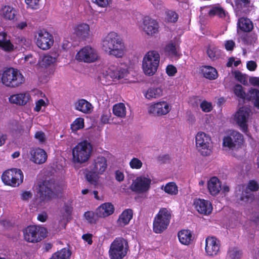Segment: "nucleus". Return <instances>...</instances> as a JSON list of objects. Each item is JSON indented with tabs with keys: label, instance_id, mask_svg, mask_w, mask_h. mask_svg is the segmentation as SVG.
<instances>
[{
	"label": "nucleus",
	"instance_id": "obj_53",
	"mask_svg": "<svg viewBox=\"0 0 259 259\" xmlns=\"http://www.w3.org/2000/svg\"><path fill=\"white\" fill-rule=\"evenodd\" d=\"M200 107L202 110L205 112H210L212 109V104L210 102L206 101H203L200 104Z\"/></svg>",
	"mask_w": 259,
	"mask_h": 259
},
{
	"label": "nucleus",
	"instance_id": "obj_45",
	"mask_svg": "<svg viewBox=\"0 0 259 259\" xmlns=\"http://www.w3.org/2000/svg\"><path fill=\"white\" fill-rule=\"evenodd\" d=\"M165 53L171 57H177L178 52L176 46L173 44L167 45L164 49Z\"/></svg>",
	"mask_w": 259,
	"mask_h": 259
},
{
	"label": "nucleus",
	"instance_id": "obj_55",
	"mask_svg": "<svg viewBox=\"0 0 259 259\" xmlns=\"http://www.w3.org/2000/svg\"><path fill=\"white\" fill-rule=\"evenodd\" d=\"M177 71V68L172 65H168L166 68V73L169 76H174Z\"/></svg>",
	"mask_w": 259,
	"mask_h": 259
},
{
	"label": "nucleus",
	"instance_id": "obj_7",
	"mask_svg": "<svg viewBox=\"0 0 259 259\" xmlns=\"http://www.w3.org/2000/svg\"><path fill=\"white\" fill-rule=\"evenodd\" d=\"M128 249L126 240L122 237L116 238L110 245V257L111 259H122L127 254Z\"/></svg>",
	"mask_w": 259,
	"mask_h": 259
},
{
	"label": "nucleus",
	"instance_id": "obj_56",
	"mask_svg": "<svg viewBox=\"0 0 259 259\" xmlns=\"http://www.w3.org/2000/svg\"><path fill=\"white\" fill-rule=\"evenodd\" d=\"M34 137L40 143H44L46 141L45 134L41 131H38L36 132L34 135Z\"/></svg>",
	"mask_w": 259,
	"mask_h": 259
},
{
	"label": "nucleus",
	"instance_id": "obj_25",
	"mask_svg": "<svg viewBox=\"0 0 259 259\" xmlns=\"http://www.w3.org/2000/svg\"><path fill=\"white\" fill-rule=\"evenodd\" d=\"M75 109L83 113H91L94 110V107L91 103L85 99L78 100L74 103Z\"/></svg>",
	"mask_w": 259,
	"mask_h": 259
},
{
	"label": "nucleus",
	"instance_id": "obj_4",
	"mask_svg": "<svg viewBox=\"0 0 259 259\" xmlns=\"http://www.w3.org/2000/svg\"><path fill=\"white\" fill-rule=\"evenodd\" d=\"M160 61V55L155 51H149L144 56L142 68L144 73L148 76L153 75L157 71Z\"/></svg>",
	"mask_w": 259,
	"mask_h": 259
},
{
	"label": "nucleus",
	"instance_id": "obj_23",
	"mask_svg": "<svg viewBox=\"0 0 259 259\" xmlns=\"http://www.w3.org/2000/svg\"><path fill=\"white\" fill-rule=\"evenodd\" d=\"M250 114H234V120L242 132L247 134L248 132V119Z\"/></svg>",
	"mask_w": 259,
	"mask_h": 259
},
{
	"label": "nucleus",
	"instance_id": "obj_34",
	"mask_svg": "<svg viewBox=\"0 0 259 259\" xmlns=\"http://www.w3.org/2000/svg\"><path fill=\"white\" fill-rule=\"evenodd\" d=\"M203 76L210 80H213L218 77V72L217 70L210 66H205L201 69Z\"/></svg>",
	"mask_w": 259,
	"mask_h": 259
},
{
	"label": "nucleus",
	"instance_id": "obj_38",
	"mask_svg": "<svg viewBox=\"0 0 259 259\" xmlns=\"http://www.w3.org/2000/svg\"><path fill=\"white\" fill-rule=\"evenodd\" d=\"M208 15L213 17L217 16L221 18H225L228 15V13L220 6H212L208 12Z\"/></svg>",
	"mask_w": 259,
	"mask_h": 259
},
{
	"label": "nucleus",
	"instance_id": "obj_8",
	"mask_svg": "<svg viewBox=\"0 0 259 259\" xmlns=\"http://www.w3.org/2000/svg\"><path fill=\"white\" fill-rule=\"evenodd\" d=\"M45 228L34 225L29 226L23 230L24 240L30 243H37L47 236Z\"/></svg>",
	"mask_w": 259,
	"mask_h": 259
},
{
	"label": "nucleus",
	"instance_id": "obj_50",
	"mask_svg": "<svg viewBox=\"0 0 259 259\" xmlns=\"http://www.w3.org/2000/svg\"><path fill=\"white\" fill-rule=\"evenodd\" d=\"M126 107L122 103L115 104L113 107V113H125Z\"/></svg>",
	"mask_w": 259,
	"mask_h": 259
},
{
	"label": "nucleus",
	"instance_id": "obj_52",
	"mask_svg": "<svg viewBox=\"0 0 259 259\" xmlns=\"http://www.w3.org/2000/svg\"><path fill=\"white\" fill-rule=\"evenodd\" d=\"M40 0H25L28 8L32 10L38 9L39 7Z\"/></svg>",
	"mask_w": 259,
	"mask_h": 259
},
{
	"label": "nucleus",
	"instance_id": "obj_21",
	"mask_svg": "<svg viewBox=\"0 0 259 259\" xmlns=\"http://www.w3.org/2000/svg\"><path fill=\"white\" fill-rule=\"evenodd\" d=\"M114 207L110 202H106L100 205L96 209V214L99 218H105L114 213Z\"/></svg>",
	"mask_w": 259,
	"mask_h": 259
},
{
	"label": "nucleus",
	"instance_id": "obj_47",
	"mask_svg": "<svg viewBox=\"0 0 259 259\" xmlns=\"http://www.w3.org/2000/svg\"><path fill=\"white\" fill-rule=\"evenodd\" d=\"M228 255L231 259H239L242 255V252L237 248H230L228 251Z\"/></svg>",
	"mask_w": 259,
	"mask_h": 259
},
{
	"label": "nucleus",
	"instance_id": "obj_17",
	"mask_svg": "<svg viewBox=\"0 0 259 259\" xmlns=\"http://www.w3.org/2000/svg\"><path fill=\"white\" fill-rule=\"evenodd\" d=\"M107 160L102 156H99L94 159L93 162L90 165V168L94 172L102 175L107 168Z\"/></svg>",
	"mask_w": 259,
	"mask_h": 259
},
{
	"label": "nucleus",
	"instance_id": "obj_20",
	"mask_svg": "<svg viewBox=\"0 0 259 259\" xmlns=\"http://www.w3.org/2000/svg\"><path fill=\"white\" fill-rule=\"evenodd\" d=\"M52 185L50 181H44L39 186V193L42 200H49L54 196V193L52 189Z\"/></svg>",
	"mask_w": 259,
	"mask_h": 259
},
{
	"label": "nucleus",
	"instance_id": "obj_10",
	"mask_svg": "<svg viewBox=\"0 0 259 259\" xmlns=\"http://www.w3.org/2000/svg\"><path fill=\"white\" fill-rule=\"evenodd\" d=\"M210 137L202 132H198L195 136L197 150L203 156H207L211 152Z\"/></svg>",
	"mask_w": 259,
	"mask_h": 259
},
{
	"label": "nucleus",
	"instance_id": "obj_63",
	"mask_svg": "<svg viewBox=\"0 0 259 259\" xmlns=\"http://www.w3.org/2000/svg\"><path fill=\"white\" fill-rule=\"evenodd\" d=\"M124 176L122 172L117 170L115 171V179L118 182L124 180Z\"/></svg>",
	"mask_w": 259,
	"mask_h": 259
},
{
	"label": "nucleus",
	"instance_id": "obj_40",
	"mask_svg": "<svg viewBox=\"0 0 259 259\" xmlns=\"http://www.w3.org/2000/svg\"><path fill=\"white\" fill-rule=\"evenodd\" d=\"M206 52L208 57L213 61L218 59L221 56V50L214 46H209Z\"/></svg>",
	"mask_w": 259,
	"mask_h": 259
},
{
	"label": "nucleus",
	"instance_id": "obj_57",
	"mask_svg": "<svg viewBox=\"0 0 259 259\" xmlns=\"http://www.w3.org/2000/svg\"><path fill=\"white\" fill-rule=\"evenodd\" d=\"M111 115V114H102L101 117V121L104 123H116L112 121L113 119H110ZM113 118H114V117H113Z\"/></svg>",
	"mask_w": 259,
	"mask_h": 259
},
{
	"label": "nucleus",
	"instance_id": "obj_5",
	"mask_svg": "<svg viewBox=\"0 0 259 259\" xmlns=\"http://www.w3.org/2000/svg\"><path fill=\"white\" fill-rule=\"evenodd\" d=\"M92 147L87 141L77 144L72 149V160L75 163L87 162L91 156Z\"/></svg>",
	"mask_w": 259,
	"mask_h": 259
},
{
	"label": "nucleus",
	"instance_id": "obj_33",
	"mask_svg": "<svg viewBox=\"0 0 259 259\" xmlns=\"http://www.w3.org/2000/svg\"><path fill=\"white\" fill-rule=\"evenodd\" d=\"M238 27L242 31L250 32L253 29V24L248 18H241L238 21Z\"/></svg>",
	"mask_w": 259,
	"mask_h": 259
},
{
	"label": "nucleus",
	"instance_id": "obj_62",
	"mask_svg": "<svg viewBox=\"0 0 259 259\" xmlns=\"http://www.w3.org/2000/svg\"><path fill=\"white\" fill-rule=\"evenodd\" d=\"M92 234L87 233L83 234L82 236V238L87 242H88V244L89 245H91L93 243V240H92Z\"/></svg>",
	"mask_w": 259,
	"mask_h": 259
},
{
	"label": "nucleus",
	"instance_id": "obj_14",
	"mask_svg": "<svg viewBox=\"0 0 259 259\" xmlns=\"http://www.w3.org/2000/svg\"><path fill=\"white\" fill-rule=\"evenodd\" d=\"M151 180L145 177H137L130 186L132 191L137 193H143L147 192L150 187Z\"/></svg>",
	"mask_w": 259,
	"mask_h": 259
},
{
	"label": "nucleus",
	"instance_id": "obj_48",
	"mask_svg": "<svg viewBox=\"0 0 259 259\" xmlns=\"http://www.w3.org/2000/svg\"><path fill=\"white\" fill-rule=\"evenodd\" d=\"M178 15L173 11L167 10L165 11V19L167 22L175 23L177 21Z\"/></svg>",
	"mask_w": 259,
	"mask_h": 259
},
{
	"label": "nucleus",
	"instance_id": "obj_39",
	"mask_svg": "<svg viewBox=\"0 0 259 259\" xmlns=\"http://www.w3.org/2000/svg\"><path fill=\"white\" fill-rule=\"evenodd\" d=\"M73 211V207L71 204L64 203L61 214L62 219L65 220L67 222L72 219V213Z\"/></svg>",
	"mask_w": 259,
	"mask_h": 259
},
{
	"label": "nucleus",
	"instance_id": "obj_41",
	"mask_svg": "<svg viewBox=\"0 0 259 259\" xmlns=\"http://www.w3.org/2000/svg\"><path fill=\"white\" fill-rule=\"evenodd\" d=\"M247 100H254V105L259 108V90L251 89L247 92Z\"/></svg>",
	"mask_w": 259,
	"mask_h": 259
},
{
	"label": "nucleus",
	"instance_id": "obj_28",
	"mask_svg": "<svg viewBox=\"0 0 259 259\" xmlns=\"http://www.w3.org/2000/svg\"><path fill=\"white\" fill-rule=\"evenodd\" d=\"M74 30L77 37L82 39H86L90 35L89 25L85 23L77 25Z\"/></svg>",
	"mask_w": 259,
	"mask_h": 259
},
{
	"label": "nucleus",
	"instance_id": "obj_13",
	"mask_svg": "<svg viewBox=\"0 0 259 259\" xmlns=\"http://www.w3.org/2000/svg\"><path fill=\"white\" fill-rule=\"evenodd\" d=\"M35 38L37 46L44 50L50 49L54 43L53 36L45 30L38 31Z\"/></svg>",
	"mask_w": 259,
	"mask_h": 259
},
{
	"label": "nucleus",
	"instance_id": "obj_12",
	"mask_svg": "<svg viewBox=\"0 0 259 259\" xmlns=\"http://www.w3.org/2000/svg\"><path fill=\"white\" fill-rule=\"evenodd\" d=\"M97 51L90 46H85L80 49L76 55L77 60L85 63H92L98 59Z\"/></svg>",
	"mask_w": 259,
	"mask_h": 259
},
{
	"label": "nucleus",
	"instance_id": "obj_36",
	"mask_svg": "<svg viewBox=\"0 0 259 259\" xmlns=\"http://www.w3.org/2000/svg\"><path fill=\"white\" fill-rule=\"evenodd\" d=\"M71 255V252L69 249L63 248L54 253L49 259H69Z\"/></svg>",
	"mask_w": 259,
	"mask_h": 259
},
{
	"label": "nucleus",
	"instance_id": "obj_51",
	"mask_svg": "<svg viewBox=\"0 0 259 259\" xmlns=\"http://www.w3.org/2000/svg\"><path fill=\"white\" fill-rule=\"evenodd\" d=\"M143 165L142 162L137 158H133L130 162V167L133 169H140Z\"/></svg>",
	"mask_w": 259,
	"mask_h": 259
},
{
	"label": "nucleus",
	"instance_id": "obj_9",
	"mask_svg": "<svg viewBox=\"0 0 259 259\" xmlns=\"http://www.w3.org/2000/svg\"><path fill=\"white\" fill-rule=\"evenodd\" d=\"M244 142L243 136L238 131H232L223 139L222 145L230 150H238Z\"/></svg>",
	"mask_w": 259,
	"mask_h": 259
},
{
	"label": "nucleus",
	"instance_id": "obj_58",
	"mask_svg": "<svg viewBox=\"0 0 259 259\" xmlns=\"http://www.w3.org/2000/svg\"><path fill=\"white\" fill-rule=\"evenodd\" d=\"M235 46V43L232 40H229L225 42V47L227 51H232Z\"/></svg>",
	"mask_w": 259,
	"mask_h": 259
},
{
	"label": "nucleus",
	"instance_id": "obj_54",
	"mask_svg": "<svg viewBox=\"0 0 259 259\" xmlns=\"http://www.w3.org/2000/svg\"><path fill=\"white\" fill-rule=\"evenodd\" d=\"M46 103L43 99H39L35 103L34 107V111L35 112H39L41 110L42 107H46Z\"/></svg>",
	"mask_w": 259,
	"mask_h": 259
},
{
	"label": "nucleus",
	"instance_id": "obj_61",
	"mask_svg": "<svg viewBox=\"0 0 259 259\" xmlns=\"http://www.w3.org/2000/svg\"><path fill=\"white\" fill-rule=\"evenodd\" d=\"M247 68L250 71H254L257 67V64L254 61H249L246 64Z\"/></svg>",
	"mask_w": 259,
	"mask_h": 259
},
{
	"label": "nucleus",
	"instance_id": "obj_64",
	"mask_svg": "<svg viewBox=\"0 0 259 259\" xmlns=\"http://www.w3.org/2000/svg\"><path fill=\"white\" fill-rule=\"evenodd\" d=\"M249 81L252 85L259 87V77H251Z\"/></svg>",
	"mask_w": 259,
	"mask_h": 259
},
{
	"label": "nucleus",
	"instance_id": "obj_24",
	"mask_svg": "<svg viewBox=\"0 0 259 259\" xmlns=\"http://www.w3.org/2000/svg\"><path fill=\"white\" fill-rule=\"evenodd\" d=\"M30 99V96L29 93H23L13 95L9 97V99L11 103L22 106L26 105Z\"/></svg>",
	"mask_w": 259,
	"mask_h": 259
},
{
	"label": "nucleus",
	"instance_id": "obj_15",
	"mask_svg": "<svg viewBox=\"0 0 259 259\" xmlns=\"http://www.w3.org/2000/svg\"><path fill=\"white\" fill-rule=\"evenodd\" d=\"M220 242L215 237L208 236L205 239V250L209 256L217 255L220 251Z\"/></svg>",
	"mask_w": 259,
	"mask_h": 259
},
{
	"label": "nucleus",
	"instance_id": "obj_32",
	"mask_svg": "<svg viewBox=\"0 0 259 259\" xmlns=\"http://www.w3.org/2000/svg\"><path fill=\"white\" fill-rule=\"evenodd\" d=\"M163 95V90L161 87L149 88L144 95L146 99L151 100L160 97Z\"/></svg>",
	"mask_w": 259,
	"mask_h": 259
},
{
	"label": "nucleus",
	"instance_id": "obj_30",
	"mask_svg": "<svg viewBox=\"0 0 259 259\" xmlns=\"http://www.w3.org/2000/svg\"><path fill=\"white\" fill-rule=\"evenodd\" d=\"M178 237L179 241L182 244L189 245L193 241V236L189 230H182L178 232Z\"/></svg>",
	"mask_w": 259,
	"mask_h": 259
},
{
	"label": "nucleus",
	"instance_id": "obj_44",
	"mask_svg": "<svg viewBox=\"0 0 259 259\" xmlns=\"http://www.w3.org/2000/svg\"><path fill=\"white\" fill-rule=\"evenodd\" d=\"M99 174L94 170H88L85 174L87 180L91 184L96 185L97 183V176Z\"/></svg>",
	"mask_w": 259,
	"mask_h": 259
},
{
	"label": "nucleus",
	"instance_id": "obj_43",
	"mask_svg": "<svg viewBox=\"0 0 259 259\" xmlns=\"http://www.w3.org/2000/svg\"><path fill=\"white\" fill-rule=\"evenodd\" d=\"M234 93L236 96L240 98L246 99L247 97V93H245L243 90V87L240 84H236L234 87Z\"/></svg>",
	"mask_w": 259,
	"mask_h": 259
},
{
	"label": "nucleus",
	"instance_id": "obj_42",
	"mask_svg": "<svg viewBox=\"0 0 259 259\" xmlns=\"http://www.w3.org/2000/svg\"><path fill=\"white\" fill-rule=\"evenodd\" d=\"M164 191L171 196H175L178 194V187L174 182L167 183L164 187Z\"/></svg>",
	"mask_w": 259,
	"mask_h": 259
},
{
	"label": "nucleus",
	"instance_id": "obj_31",
	"mask_svg": "<svg viewBox=\"0 0 259 259\" xmlns=\"http://www.w3.org/2000/svg\"><path fill=\"white\" fill-rule=\"evenodd\" d=\"M1 15L6 20H13L16 15V11L10 6H4L1 10Z\"/></svg>",
	"mask_w": 259,
	"mask_h": 259
},
{
	"label": "nucleus",
	"instance_id": "obj_29",
	"mask_svg": "<svg viewBox=\"0 0 259 259\" xmlns=\"http://www.w3.org/2000/svg\"><path fill=\"white\" fill-rule=\"evenodd\" d=\"M133 211L132 209H125L119 216L117 221V225L120 227H124L127 225L133 218Z\"/></svg>",
	"mask_w": 259,
	"mask_h": 259
},
{
	"label": "nucleus",
	"instance_id": "obj_49",
	"mask_svg": "<svg viewBox=\"0 0 259 259\" xmlns=\"http://www.w3.org/2000/svg\"><path fill=\"white\" fill-rule=\"evenodd\" d=\"M84 217L90 223H95L98 219V218H99L96 214V211L94 212L93 211H87L84 214Z\"/></svg>",
	"mask_w": 259,
	"mask_h": 259
},
{
	"label": "nucleus",
	"instance_id": "obj_59",
	"mask_svg": "<svg viewBox=\"0 0 259 259\" xmlns=\"http://www.w3.org/2000/svg\"><path fill=\"white\" fill-rule=\"evenodd\" d=\"M24 61L27 62L28 64L32 65L36 63V59L31 54H28L25 56L24 58Z\"/></svg>",
	"mask_w": 259,
	"mask_h": 259
},
{
	"label": "nucleus",
	"instance_id": "obj_27",
	"mask_svg": "<svg viewBox=\"0 0 259 259\" xmlns=\"http://www.w3.org/2000/svg\"><path fill=\"white\" fill-rule=\"evenodd\" d=\"M107 75L110 76L113 79L122 78L124 77L127 74V70L125 69L111 65L108 68L107 71Z\"/></svg>",
	"mask_w": 259,
	"mask_h": 259
},
{
	"label": "nucleus",
	"instance_id": "obj_18",
	"mask_svg": "<svg viewBox=\"0 0 259 259\" xmlns=\"http://www.w3.org/2000/svg\"><path fill=\"white\" fill-rule=\"evenodd\" d=\"M31 157L30 160L36 164H42L47 159V154L46 151L41 148H32L30 151Z\"/></svg>",
	"mask_w": 259,
	"mask_h": 259
},
{
	"label": "nucleus",
	"instance_id": "obj_11",
	"mask_svg": "<svg viewBox=\"0 0 259 259\" xmlns=\"http://www.w3.org/2000/svg\"><path fill=\"white\" fill-rule=\"evenodd\" d=\"M258 188V183L254 180H250L245 189L244 186H239L238 189L239 191H242V194L238 199L245 203L251 201L254 198L251 192L257 191Z\"/></svg>",
	"mask_w": 259,
	"mask_h": 259
},
{
	"label": "nucleus",
	"instance_id": "obj_1",
	"mask_svg": "<svg viewBox=\"0 0 259 259\" xmlns=\"http://www.w3.org/2000/svg\"><path fill=\"white\" fill-rule=\"evenodd\" d=\"M102 49L110 55L122 57L125 53L123 42L116 33L110 32L102 40Z\"/></svg>",
	"mask_w": 259,
	"mask_h": 259
},
{
	"label": "nucleus",
	"instance_id": "obj_16",
	"mask_svg": "<svg viewBox=\"0 0 259 259\" xmlns=\"http://www.w3.org/2000/svg\"><path fill=\"white\" fill-rule=\"evenodd\" d=\"M141 28L144 32L148 35H153L158 31V25L154 19L149 17H145L143 20Z\"/></svg>",
	"mask_w": 259,
	"mask_h": 259
},
{
	"label": "nucleus",
	"instance_id": "obj_6",
	"mask_svg": "<svg viewBox=\"0 0 259 259\" xmlns=\"http://www.w3.org/2000/svg\"><path fill=\"white\" fill-rule=\"evenodd\" d=\"M1 179L5 185L17 187L23 183L24 175L20 169L12 168L6 170L2 175Z\"/></svg>",
	"mask_w": 259,
	"mask_h": 259
},
{
	"label": "nucleus",
	"instance_id": "obj_26",
	"mask_svg": "<svg viewBox=\"0 0 259 259\" xmlns=\"http://www.w3.org/2000/svg\"><path fill=\"white\" fill-rule=\"evenodd\" d=\"M170 108L169 105L164 101L159 102L152 105L149 108V113H168Z\"/></svg>",
	"mask_w": 259,
	"mask_h": 259
},
{
	"label": "nucleus",
	"instance_id": "obj_2",
	"mask_svg": "<svg viewBox=\"0 0 259 259\" xmlns=\"http://www.w3.org/2000/svg\"><path fill=\"white\" fill-rule=\"evenodd\" d=\"M171 219V210L166 208H161L153 219V232L156 234L163 233L167 229Z\"/></svg>",
	"mask_w": 259,
	"mask_h": 259
},
{
	"label": "nucleus",
	"instance_id": "obj_22",
	"mask_svg": "<svg viewBox=\"0 0 259 259\" xmlns=\"http://www.w3.org/2000/svg\"><path fill=\"white\" fill-rule=\"evenodd\" d=\"M207 188L212 196H216L222 189L221 182L217 177H212L207 182Z\"/></svg>",
	"mask_w": 259,
	"mask_h": 259
},
{
	"label": "nucleus",
	"instance_id": "obj_19",
	"mask_svg": "<svg viewBox=\"0 0 259 259\" xmlns=\"http://www.w3.org/2000/svg\"><path fill=\"white\" fill-rule=\"evenodd\" d=\"M194 204L195 208L199 213L208 215L212 210V205L208 200L198 199L194 202Z\"/></svg>",
	"mask_w": 259,
	"mask_h": 259
},
{
	"label": "nucleus",
	"instance_id": "obj_35",
	"mask_svg": "<svg viewBox=\"0 0 259 259\" xmlns=\"http://www.w3.org/2000/svg\"><path fill=\"white\" fill-rule=\"evenodd\" d=\"M0 48L6 51H10L13 49V45L5 32H0Z\"/></svg>",
	"mask_w": 259,
	"mask_h": 259
},
{
	"label": "nucleus",
	"instance_id": "obj_3",
	"mask_svg": "<svg viewBox=\"0 0 259 259\" xmlns=\"http://www.w3.org/2000/svg\"><path fill=\"white\" fill-rule=\"evenodd\" d=\"M1 80L6 87L14 88L21 85L24 82V78L17 69L10 68L3 71Z\"/></svg>",
	"mask_w": 259,
	"mask_h": 259
},
{
	"label": "nucleus",
	"instance_id": "obj_60",
	"mask_svg": "<svg viewBox=\"0 0 259 259\" xmlns=\"http://www.w3.org/2000/svg\"><path fill=\"white\" fill-rule=\"evenodd\" d=\"M110 1L111 0H94V2L99 7L105 8L108 5Z\"/></svg>",
	"mask_w": 259,
	"mask_h": 259
},
{
	"label": "nucleus",
	"instance_id": "obj_46",
	"mask_svg": "<svg viewBox=\"0 0 259 259\" xmlns=\"http://www.w3.org/2000/svg\"><path fill=\"white\" fill-rule=\"evenodd\" d=\"M84 127V119L79 117L76 118L71 125V128L73 131H77Z\"/></svg>",
	"mask_w": 259,
	"mask_h": 259
},
{
	"label": "nucleus",
	"instance_id": "obj_37",
	"mask_svg": "<svg viewBox=\"0 0 259 259\" xmlns=\"http://www.w3.org/2000/svg\"><path fill=\"white\" fill-rule=\"evenodd\" d=\"M57 59V55L51 56L49 55H46L41 57L38 61V64L42 67L47 68L54 63Z\"/></svg>",
	"mask_w": 259,
	"mask_h": 259
}]
</instances>
